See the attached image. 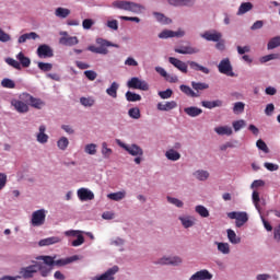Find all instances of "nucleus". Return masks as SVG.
I'll use <instances>...</instances> for the list:
<instances>
[{
  "instance_id": "obj_1",
  "label": "nucleus",
  "mask_w": 280,
  "mask_h": 280,
  "mask_svg": "<svg viewBox=\"0 0 280 280\" xmlns=\"http://www.w3.org/2000/svg\"><path fill=\"white\" fill-rule=\"evenodd\" d=\"M36 272H40L42 277H48V275L51 272V269L47 268L44 261H33V265L22 267L20 269V276H16V278L33 279Z\"/></svg>"
},
{
  "instance_id": "obj_2",
  "label": "nucleus",
  "mask_w": 280,
  "mask_h": 280,
  "mask_svg": "<svg viewBox=\"0 0 280 280\" xmlns=\"http://www.w3.org/2000/svg\"><path fill=\"white\" fill-rule=\"evenodd\" d=\"M37 261H44V265H46V268H54V266H67L69 264H73V261H78L80 259V256L74 255L68 258L56 260V256H38L36 257Z\"/></svg>"
},
{
  "instance_id": "obj_3",
  "label": "nucleus",
  "mask_w": 280,
  "mask_h": 280,
  "mask_svg": "<svg viewBox=\"0 0 280 280\" xmlns=\"http://www.w3.org/2000/svg\"><path fill=\"white\" fill-rule=\"evenodd\" d=\"M113 7L118 8V10H126L127 12H133L135 14H141V12L145 10V7L137 2H130V1H114Z\"/></svg>"
},
{
  "instance_id": "obj_4",
  "label": "nucleus",
  "mask_w": 280,
  "mask_h": 280,
  "mask_svg": "<svg viewBox=\"0 0 280 280\" xmlns=\"http://www.w3.org/2000/svg\"><path fill=\"white\" fill-rule=\"evenodd\" d=\"M96 43L100 45V47L89 46L88 47L89 51H92L93 54H102L103 56H106V54H108V48L106 47H115L116 49H119L118 44H113L112 42L106 40L104 38H97Z\"/></svg>"
},
{
  "instance_id": "obj_5",
  "label": "nucleus",
  "mask_w": 280,
  "mask_h": 280,
  "mask_svg": "<svg viewBox=\"0 0 280 280\" xmlns=\"http://www.w3.org/2000/svg\"><path fill=\"white\" fill-rule=\"evenodd\" d=\"M228 218H230V220H236L235 226L237 229H242V226H244V224L248 222V213L246 212H236V211L229 212Z\"/></svg>"
},
{
  "instance_id": "obj_6",
  "label": "nucleus",
  "mask_w": 280,
  "mask_h": 280,
  "mask_svg": "<svg viewBox=\"0 0 280 280\" xmlns=\"http://www.w3.org/2000/svg\"><path fill=\"white\" fill-rule=\"evenodd\" d=\"M219 72L223 75H229L230 78H235V72H233V66L231 65V59L224 58L218 65Z\"/></svg>"
},
{
  "instance_id": "obj_7",
  "label": "nucleus",
  "mask_w": 280,
  "mask_h": 280,
  "mask_svg": "<svg viewBox=\"0 0 280 280\" xmlns=\"http://www.w3.org/2000/svg\"><path fill=\"white\" fill-rule=\"evenodd\" d=\"M127 86L128 89H136L138 91H150V85L148 84V82L139 79L138 77L131 78L127 82Z\"/></svg>"
},
{
  "instance_id": "obj_8",
  "label": "nucleus",
  "mask_w": 280,
  "mask_h": 280,
  "mask_svg": "<svg viewBox=\"0 0 280 280\" xmlns=\"http://www.w3.org/2000/svg\"><path fill=\"white\" fill-rule=\"evenodd\" d=\"M21 100L25 101L26 104H30L33 108L40 109L45 106V103L40 98H36L27 93L22 94Z\"/></svg>"
},
{
  "instance_id": "obj_9",
  "label": "nucleus",
  "mask_w": 280,
  "mask_h": 280,
  "mask_svg": "<svg viewBox=\"0 0 280 280\" xmlns=\"http://www.w3.org/2000/svg\"><path fill=\"white\" fill-rule=\"evenodd\" d=\"M45 218L46 214L43 209L34 211L31 219L32 226H43L45 224Z\"/></svg>"
},
{
  "instance_id": "obj_10",
  "label": "nucleus",
  "mask_w": 280,
  "mask_h": 280,
  "mask_svg": "<svg viewBox=\"0 0 280 280\" xmlns=\"http://www.w3.org/2000/svg\"><path fill=\"white\" fill-rule=\"evenodd\" d=\"M119 145L131 156H143V149L137 144L119 143Z\"/></svg>"
},
{
  "instance_id": "obj_11",
  "label": "nucleus",
  "mask_w": 280,
  "mask_h": 280,
  "mask_svg": "<svg viewBox=\"0 0 280 280\" xmlns=\"http://www.w3.org/2000/svg\"><path fill=\"white\" fill-rule=\"evenodd\" d=\"M60 35L62 37L59 39V43L66 47H73V45H78L80 43L75 36H69L67 32H62Z\"/></svg>"
},
{
  "instance_id": "obj_12",
  "label": "nucleus",
  "mask_w": 280,
  "mask_h": 280,
  "mask_svg": "<svg viewBox=\"0 0 280 280\" xmlns=\"http://www.w3.org/2000/svg\"><path fill=\"white\" fill-rule=\"evenodd\" d=\"M201 38H205V40H208L210 43H218L222 39V33L218 31H207L201 34Z\"/></svg>"
},
{
  "instance_id": "obj_13",
  "label": "nucleus",
  "mask_w": 280,
  "mask_h": 280,
  "mask_svg": "<svg viewBox=\"0 0 280 280\" xmlns=\"http://www.w3.org/2000/svg\"><path fill=\"white\" fill-rule=\"evenodd\" d=\"M119 272V267L114 266L106 270L103 275L95 278V280H115V275Z\"/></svg>"
},
{
  "instance_id": "obj_14",
  "label": "nucleus",
  "mask_w": 280,
  "mask_h": 280,
  "mask_svg": "<svg viewBox=\"0 0 280 280\" xmlns=\"http://www.w3.org/2000/svg\"><path fill=\"white\" fill-rule=\"evenodd\" d=\"M38 58H54V50L48 45L44 44L37 48Z\"/></svg>"
},
{
  "instance_id": "obj_15",
  "label": "nucleus",
  "mask_w": 280,
  "mask_h": 280,
  "mask_svg": "<svg viewBox=\"0 0 280 280\" xmlns=\"http://www.w3.org/2000/svg\"><path fill=\"white\" fill-rule=\"evenodd\" d=\"M183 36H185L184 31L174 32V31L165 30L159 34V38H183Z\"/></svg>"
},
{
  "instance_id": "obj_16",
  "label": "nucleus",
  "mask_w": 280,
  "mask_h": 280,
  "mask_svg": "<svg viewBox=\"0 0 280 280\" xmlns=\"http://www.w3.org/2000/svg\"><path fill=\"white\" fill-rule=\"evenodd\" d=\"M213 279V275H211L209 272V270L207 269H203V270H200V271H197L196 273H194L189 280H211Z\"/></svg>"
},
{
  "instance_id": "obj_17",
  "label": "nucleus",
  "mask_w": 280,
  "mask_h": 280,
  "mask_svg": "<svg viewBox=\"0 0 280 280\" xmlns=\"http://www.w3.org/2000/svg\"><path fill=\"white\" fill-rule=\"evenodd\" d=\"M168 62L178 69V71H182V73H187V63H185V61H180L176 57H170Z\"/></svg>"
},
{
  "instance_id": "obj_18",
  "label": "nucleus",
  "mask_w": 280,
  "mask_h": 280,
  "mask_svg": "<svg viewBox=\"0 0 280 280\" xmlns=\"http://www.w3.org/2000/svg\"><path fill=\"white\" fill-rule=\"evenodd\" d=\"M78 197L80 200H82V202H85L86 200H94L95 199V195L93 194V191L86 189V188H80L78 190Z\"/></svg>"
},
{
  "instance_id": "obj_19",
  "label": "nucleus",
  "mask_w": 280,
  "mask_h": 280,
  "mask_svg": "<svg viewBox=\"0 0 280 280\" xmlns=\"http://www.w3.org/2000/svg\"><path fill=\"white\" fill-rule=\"evenodd\" d=\"M27 102H23L20 100L11 101V105L15 108L18 113H27L30 110V106H27Z\"/></svg>"
},
{
  "instance_id": "obj_20",
  "label": "nucleus",
  "mask_w": 280,
  "mask_h": 280,
  "mask_svg": "<svg viewBox=\"0 0 280 280\" xmlns=\"http://www.w3.org/2000/svg\"><path fill=\"white\" fill-rule=\"evenodd\" d=\"M159 264L165 266H179V264H183V259H180V257H164L160 259Z\"/></svg>"
},
{
  "instance_id": "obj_21",
  "label": "nucleus",
  "mask_w": 280,
  "mask_h": 280,
  "mask_svg": "<svg viewBox=\"0 0 280 280\" xmlns=\"http://www.w3.org/2000/svg\"><path fill=\"white\" fill-rule=\"evenodd\" d=\"M188 65L192 71H200L201 73H205L206 75H209L211 73V70L209 68L201 66L200 63L196 61H188Z\"/></svg>"
},
{
  "instance_id": "obj_22",
  "label": "nucleus",
  "mask_w": 280,
  "mask_h": 280,
  "mask_svg": "<svg viewBox=\"0 0 280 280\" xmlns=\"http://www.w3.org/2000/svg\"><path fill=\"white\" fill-rule=\"evenodd\" d=\"M200 49L191 47V46H182L180 48H175L176 54H183V55H194L198 54Z\"/></svg>"
},
{
  "instance_id": "obj_23",
  "label": "nucleus",
  "mask_w": 280,
  "mask_h": 280,
  "mask_svg": "<svg viewBox=\"0 0 280 280\" xmlns=\"http://www.w3.org/2000/svg\"><path fill=\"white\" fill-rule=\"evenodd\" d=\"M61 240L58 236H50L43 238L38 242V246H51L54 244H60Z\"/></svg>"
},
{
  "instance_id": "obj_24",
  "label": "nucleus",
  "mask_w": 280,
  "mask_h": 280,
  "mask_svg": "<svg viewBox=\"0 0 280 280\" xmlns=\"http://www.w3.org/2000/svg\"><path fill=\"white\" fill-rule=\"evenodd\" d=\"M176 106H178L176 101L159 103L158 110H163V112L174 110V108H176Z\"/></svg>"
},
{
  "instance_id": "obj_25",
  "label": "nucleus",
  "mask_w": 280,
  "mask_h": 280,
  "mask_svg": "<svg viewBox=\"0 0 280 280\" xmlns=\"http://www.w3.org/2000/svg\"><path fill=\"white\" fill-rule=\"evenodd\" d=\"M170 5L175 8L194 5L195 0H168Z\"/></svg>"
},
{
  "instance_id": "obj_26",
  "label": "nucleus",
  "mask_w": 280,
  "mask_h": 280,
  "mask_svg": "<svg viewBox=\"0 0 280 280\" xmlns=\"http://www.w3.org/2000/svg\"><path fill=\"white\" fill-rule=\"evenodd\" d=\"M45 130H47L45 125L39 126V132L37 133L38 143H47V141H49V136L45 133Z\"/></svg>"
},
{
  "instance_id": "obj_27",
  "label": "nucleus",
  "mask_w": 280,
  "mask_h": 280,
  "mask_svg": "<svg viewBox=\"0 0 280 280\" xmlns=\"http://www.w3.org/2000/svg\"><path fill=\"white\" fill-rule=\"evenodd\" d=\"M184 113H186V115H188V117H198V116L202 115V109H200L196 106H190V107L184 108Z\"/></svg>"
},
{
  "instance_id": "obj_28",
  "label": "nucleus",
  "mask_w": 280,
  "mask_h": 280,
  "mask_svg": "<svg viewBox=\"0 0 280 280\" xmlns=\"http://www.w3.org/2000/svg\"><path fill=\"white\" fill-rule=\"evenodd\" d=\"M16 60H19L20 66L24 67V69H27L32 65V60L28 57H25V54L19 52L16 55Z\"/></svg>"
},
{
  "instance_id": "obj_29",
  "label": "nucleus",
  "mask_w": 280,
  "mask_h": 280,
  "mask_svg": "<svg viewBox=\"0 0 280 280\" xmlns=\"http://www.w3.org/2000/svg\"><path fill=\"white\" fill-rule=\"evenodd\" d=\"M214 131L220 136L226 135V137H231L233 135V129L229 126L217 127L214 128Z\"/></svg>"
},
{
  "instance_id": "obj_30",
  "label": "nucleus",
  "mask_w": 280,
  "mask_h": 280,
  "mask_svg": "<svg viewBox=\"0 0 280 280\" xmlns=\"http://www.w3.org/2000/svg\"><path fill=\"white\" fill-rule=\"evenodd\" d=\"M201 105L203 106V108H220V106H222V101L217 100V101H202Z\"/></svg>"
},
{
  "instance_id": "obj_31",
  "label": "nucleus",
  "mask_w": 280,
  "mask_h": 280,
  "mask_svg": "<svg viewBox=\"0 0 280 280\" xmlns=\"http://www.w3.org/2000/svg\"><path fill=\"white\" fill-rule=\"evenodd\" d=\"M179 90L182 91V93H185V95H187L188 97H200V94L194 92V90H191V88H189V85H180Z\"/></svg>"
},
{
  "instance_id": "obj_32",
  "label": "nucleus",
  "mask_w": 280,
  "mask_h": 280,
  "mask_svg": "<svg viewBox=\"0 0 280 280\" xmlns=\"http://www.w3.org/2000/svg\"><path fill=\"white\" fill-rule=\"evenodd\" d=\"M226 233H228V240L231 244H240V242H242V238H240L235 233V231H233L232 229H229Z\"/></svg>"
},
{
  "instance_id": "obj_33",
  "label": "nucleus",
  "mask_w": 280,
  "mask_h": 280,
  "mask_svg": "<svg viewBox=\"0 0 280 280\" xmlns=\"http://www.w3.org/2000/svg\"><path fill=\"white\" fill-rule=\"evenodd\" d=\"M153 15L162 25H170V23H172V19L165 16L163 13L154 12Z\"/></svg>"
},
{
  "instance_id": "obj_34",
  "label": "nucleus",
  "mask_w": 280,
  "mask_h": 280,
  "mask_svg": "<svg viewBox=\"0 0 280 280\" xmlns=\"http://www.w3.org/2000/svg\"><path fill=\"white\" fill-rule=\"evenodd\" d=\"M118 90H119V84H117V82H113L112 85L106 90V93L107 95H109V97H113L114 100H116Z\"/></svg>"
},
{
  "instance_id": "obj_35",
  "label": "nucleus",
  "mask_w": 280,
  "mask_h": 280,
  "mask_svg": "<svg viewBox=\"0 0 280 280\" xmlns=\"http://www.w3.org/2000/svg\"><path fill=\"white\" fill-rule=\"evenodd\" d=\"M165 156L168 159V161H178L180 159V153L174 149H171L166 151Z\"/></svg>"
},
{
  "instance_id": "obj_36",
  "label": "nucleus",
  "mask_w": 280,
  "mask_h": 280,
  "mask_svg": "<svg viewBox=\"0 0 280 280\" xmlns=\"http://www.w3.org/2000/svg\"><path fill=\"white\" fill-rule=\"evenodd\" d=\"M71 14V10L65 8H57L55 11V15L59 19H67Z\"/></svg>"
},
{
  "instance_id": "obj_37",
  "label": "nucleus",
  "mask_w": 280,
  "mask_h": 280,
  "mask_svg": "<svg viewBox=\"0 0 280 280\" xmlns=\"http://www.w3.org/2000/svg\"><path fill=\"white\" fill-rule=\"evenodd\" d=\"M253 10V3L250 2H243L237 11V14H246V12H250Z\"/></svg>"
},
{
  "instance_id": "obj_38",
  "label": "nucleus",
  "mask_w": 280,
  "mask_h": 280,
  "mask_svg": "<svg viewBox=\"0 0 280 280\" xmlns=\"http://www.w3.org/2000/svg\"><path fill=\"white\" fill-rule=\"evenodd\" d=\"M107 198H109V200H115L116 202H119V200H124V198H126V192H112L107 195Z\"/></svg>"
},
{
  "instance_id": "obj_39",
  "label": "nucleus",
  "mask_w": 280,
  "mask_h": 280,
  "mask_svg": "<svg viewBox=\"0 0 280 280\" xmlns=\"http://www.w3.org/2000/svg\"><path fill=\"white\" fill-rule=\"evenodd\" d=\"M126 100L127 102H141V95L133 93V92H126Z\"/></svg>"
},
{
  "instance_id": "obj_40",
  "label": "nucleus",
  "mask_w": 280,
  "mask_h": 280,
  "mask_svg": "<svg viewBox=\"0 0 280 280\" xmlns=\"http://www.w3.org/2000/svg\"><path fill=\"white\" fill-rule=\"evenodd\" d=\"M191 86L194 89V91H207V89H209V84L207 83H202V82H191Z\"/></svg>"
},
{
  "instance_id": "obj_41",
  "label": "nucleus",
  "mask_w": 280,
  "mask_h": 280,
  "mask_svg": "<svg viewBox=\"0 0 280 280\" xmlns=\"http://www.w3.org/2000/svg\"><path fill=\"white\" fill-rule=\"evenodd\" d=\"M277 47H280V36L271 38L267 44V49H277Z\"/></svg>"
},
{
  "instance_id": "obj_42",
  "label": "nucleus",
  "mask_w": 280,
  "mask_h": 280,
  "mask_svg": "<svg viewBox=\"0 0 280 280\" xmlns=\"http://www.w3.org/2000/svg\"><path fill=\"white\" fill-rule=\"evenodd\" d=\"M194 176L197 180H207L209 178V172L199 170L194 173Z\"/></svg>"
},
{
  "instance_id": "obj_43",
  "label": "nucleus",
  "mask_w": 280,
  "mask_h": 280,
  "mask_svg": "<svg viewBox=\"0 0 280 280\" xmlns=\"http://www.w3.org/2000/svg\"><path fill=\"white\" fill-rule=\"evenodd\" d=\"M195 211L201 218H209V210L205 206H196Z\"/></svg>"
},
{
  "instance_id": "obj_44",
  "label": "nucleus",
  "mask_w": 280,
  "mask_h": 280,
  "mask_svg": "<svg viewBox=\"0 0 280 280\" xmlns=\"http://www.w3.org/2000/svg\"><path fill=\"white\" fill-rule=\"evenodd\" d=\"M128 115L131 119H141V110L138 107L130 108Z\"/></svg>"
},
{
  "instance_id": "obj_45",
  "label": "nucleus",
  "mask_w": 280,
  "mask_h": 280,
  "mask_svg": "<svg viewBox=\"0 0 280 280\" xmlns=\"http://www.w3.org/2000/svg\"><path fill=\"white\" fill-rule=\"evenodd\" d=\"M217 245L218 250L223 255H229V253H231V247L229 246V243H217Z\"/></svg>"
},
{
  "instance_id": "obj_46",
  "label": "nucleus",
  "mask_w": 280,
  "mask_h": 280,
  "mask_svg": "<svg viewBox=\"0 0 280 280\" xmlns=\"http://www.w3.org/2000/svg\"><path fill=\"white\" fill-rule=\"evenodd\" d=\"M57 147L59 148V150H67V148H69V139H67V137H61L57 141Z\"/></svg>"
},
{
  "instance_id": "obj_47",
  "label": "nucleus",
  "mask_w": 280,
  "mask_h": 280,
  "mask_svg": "<svg viewBox=\"0 0 280 280\" xmlns=\"http://www.w3.org/2000/svg\"><path fill=\"white\" fill-rule=\"evenodd\" d=\"M232 126H233L235 132H240V130H242V128H246V120H244V119L235 120L232 122Z\"/></svg>"
},
{
  "instance_id": "obj_48",
  "label": "nucleus",
  "mask_w": 280,
  "mask_h": 280,
  "mask_svg": "<svg viewBox=\"0 0 280 280\" xmlns=\"http://www.w3.org/2000/svg\"><path fill=\"white\" fill-rule=\"evenodd\" d=\"M179 220L184 229H191V226H194V221L189 217H180Z\"/></svg>"
},
{
  "instance_id": "obj_49",
  "label": "nucleus",
  "mask_w": 280,
  "mask_h": 280,
  "mask_svg": "<svg viewBox=\"0 0 280 280\" xmlns=\"http://www.w3.org/2000/svg\"><path fill=\"white\" fill-rule=\"evenodd\" d=\"M256 148H258V150H261V152H265V154H268L270 152V149H268V144H266L265 141L261 139L257 140Z\"/></svg>"
},
{
  "instance_id": "obj_50",
  "label": "nucleus",
  "mask_w": 280,
  "mask_h": 280,
  "mask_svg": "<svg viewBox=\"0 0 280 280\" xmlns=\"http://www.w3.org/2000/svg\"><path fill=\"white\" fill-rule=\"evenodd\" d=\"M37 67H38V69H40V71H44V73H47V71H51V69H54V65L43 62V61H39L37 63Z\"/></svg>"
},
{
  "instance_id": "obj_51",
  "label": "nucleus",
  "mask_w": 280,
  "mask_h": 280,
  "mask_svg": "<svg viewBox=\"0 0 280 280\" xmlns=\"http://www.w3.org/2000/svg\"><path fill=\"white\" fill-rule=\"evenodd\" d=\"M245 106L246 105L243 102H236L233 107V113L235 115L242 114L244 112Z\"/></svg>"
},
{
  "instance_id": "obj_52",
  "label": "nucleus",
  "mask_w": 280,
  "mask_h": 280,
  "mask_svg": "<svg viewBox=\"0 0 280 280\" xmlns=\"http://www.w3.org/2000/svg\"><path fill=\"white\" fill-rule=\"evenodd\" d=\"M279 54H270L260 58V62H270V60H279Z\"/></svg>"
},
{
  "instance_id": "obj_53",
  "label": "nucleus",
  "mask_w": 280,
  "mask_h": 280,
  "mask_svg": "<svg viewBox=\"0 0 280 280\" xmlns=\"http://www.w3.org/2000/svg\"><path fill=\"white\" fill-rule=\"evenodd\" d=\"M1 86H3V89H15L16 83H14L11 79H3L1 81Z\"/></svg>"
},
{
  "instance_id": "obj_54",
  "label": "nucleus",
  "mask_w": 280,
  "mask_h": 280,
  "mask_svg": "<svg viewBox=\"0 0 280 280\" xmlns=\"http://www.w3.org/2000/svg\"><path fill=\"white\" fill-rule=\"evenodd\" d=\"M5 62L10 67H13V69H18V71H21V63L18 60L12 59V58H7Z\"/></svg>"
},
{
  "instance_id": "obj_55",
  "label": "nucleus",
  "mask_w": 280,
  "mask_h": 280,
  "mask_svg": "<svg viewBox=\"0 0 280 280\" xmlns=\"http://www.w3.org/2000/svg\"><path fill=\"white\" fill-rule=\"evenodd\" d=\"M252 198H253V202H254L255 208L257 209V211H261V208L259 207V201H260L259 192L254 190L253 195H252Z\"/></svg>"
},
{
  "instance_id": "obj_56",
  "label": "nucleus",
  "mask_w": 280,
  "mask_h": 280,
  "mask_svg": "<svg viewBox=\"0 0 280 280\" xmlns=\"http://www.w3.org/2000/svg\"><path fill=\"white\" fill-rule=\"evenodd\" d=\"M10 40H12L10 34L5 33V31L0 28V43H10Z\"/></svg>"
},
{
  "instance_id": "obj_57",
  "label": "nucleus",
  "mask_w": 280,
  "mask_h": 280,
  "mask_svg": "<svg viewBox=\"0 0 280 280\" xmlns=\"http://www.w3.org/2000/svg\"><path fill=\"white\" fill-rule=\"evenodd\" d=\"M82 244H84V236L81 233L77 236V240L72 241L71 246L77 248L78 246H82Z\"/></svg>"
},
{
  "instance_id": "obj_58",
  "label": "nucleus",
  "mask_w": 280,
  "mask_h": 280,
  "mask_svg": "<svg viewBox=\"0 0 280 280\" xmlns=\"http://www.w3.org/2000/svg\"><path fill=\"white\" fill-rule=\"evenodd\" d=\"M167 202H170L171 205H174L175 207H178V209H182L184 205L182 200L174 197H167Z\"/></svg>"
},
{
  "instance_id": "obj_59",
  "label": "nucleus",
  "mask_w": 280,
  "mask_h": 280,
  "mask_svg": "<svg viewBox=\"0 0 280 280\" xmlns=\"http://www.w3.org/2000/svg\"><path fill=\"white\" fill-rule=\"evenodd\" d=\"M173 93L174 92L171 89H167L166 91L159 92V96L162 100H170V97H172Z\"/></svg>"
},
{
  "instance_id": "obj_60",
  "label": "nucleus",
  "mask_w": 280,
  "mask_h": 280,
  "mask_svg": "<svg viewBox=\"0 0 280 280\" xmlns=\"http://www.w3.org/2000/svg\"><path fill=\"white\" fill-rule=\"evenodd\" d=\"M86 154H96L97 153V145L90 143L85 147Z\"/></svg>"
},
{
  "instance_id": "obj_61",
  "label": "nucleus",
  "mask_w": 280,
  "mask_h": 280,
  "mask_svg": "<svg viewBox=\"0 0 280 280\" xmlns=\"http://www.w3.org/2000/svg\"><path fill=\"white\" fill-rule=\"evenodd\" d=\"M93 25H95V21H93L92 19H85L82 22L83 30H91Z\"/></svg>"
},
{
  "instance_id": "obj_62",
  "label": "nucleus",
  "mask_w": 280,
  "mask_h": 280,
  "mask_svg": "<svg viewBox=\"0 0 280 280\" xmlns=\"http://www.w3.org/2000/svg\"><path fill=\"white\" fill-rule=\"evenodd\" d=\"M102 154H104L106 158L110 156L113 154V150L108 149V144L106 142L102 143Z\"/></svg>"
},
{
  "instance_id": "obj_63",
  "label": "nucleus",
  "mask_w": 280,
  "mask_h": 280,
  "mask_svg": "<svg viewBox=\"0 0 280 280\" xmlns=\"http://www.w3.org/2000/svg\"><path fill=\"white\" fill-rule=\"evenodd\" d=\"M80 102L82 104V106H93V104H95V101L93 98H86V97H81Z\"/></svg>"
},
{
  "instance_id": "obj_64",
  "label": "nucleus",
  "mask_w": 280,
  "mask_h": 280,
  "mask_svg": "<svg viewBox=\"0 0 280 280\" xmlns=\"http://www.w3.org/2000/svg\"><path fill=\"white\" fill-rule=\"evenodd\" d=\"M85 78H88V80H91V82H93V80H95L97 78V72L93 71V70H86L84 72Z\"/></svg>"
}]
</instances>
